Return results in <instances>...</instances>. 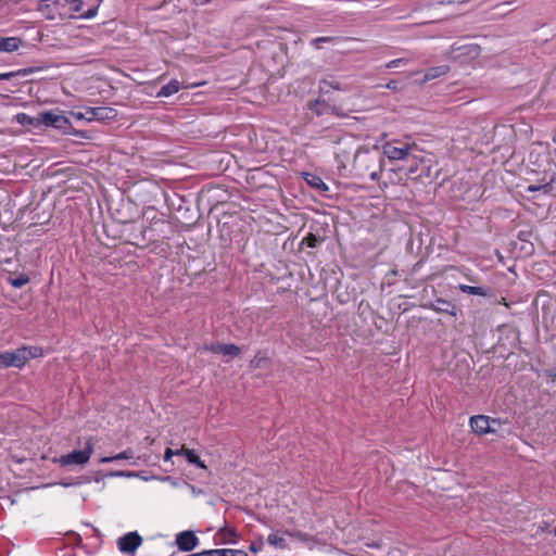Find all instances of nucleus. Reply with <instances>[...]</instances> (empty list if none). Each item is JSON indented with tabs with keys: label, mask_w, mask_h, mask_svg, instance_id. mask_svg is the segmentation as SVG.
I'll use <instances>...</instances> for the list:
<instances>
[{
	"label": "nucleus",
	"mask_w": 556,
	"mask_h": 556,
	"mask_svg": "<svg viewBox=\"0 0 556 556\" xmlns=\"http://www.w3.org/2000/svg\"><path fill=\"white\" fill-rule=\"evenodd\" d=\"M383 156L377 152H371L366 148H358L354 155L353 167L358 175H368L375 181L383 170Z\"/></svg>",
	"instance_id": "f257e3e1"
},
{
	"label": "nucleus",
	"mask_w": 556,
	"mask_h": 556,
	"mask_svg": "<svg viewBox=\"0 0 556 556\" xmlns=\"http://www.w3.org/2000/svg\"><path fill=\"white\" fill-rule=\"evenodd\" d=\"M416 143L402 142L400 140L388 141L382 146V154L389 159V161H405L412 152L416 150Z\"/></svg>",
	"instance_id": "f03ea898"
},
{
	"label": "nucleus",
	"mask_w": 556,
	"mask_h": 556,
	"mask_svg": "<svg viewBox=\"0 0 556 556\" xmlns=\"http://www.w3.org/2000/svg\"><path fill=\"white\" fill-rule=\"evenodd\" d=\"M93 450V442L90 438L86 441L83 450H75L68 454L62 455L59 458H55L54 462L60 464L62 467L85 465L89 462Z\"/></svg>",
	"instance_id": "7ed1b4c3"
},
{
	"label": "nucleus",
	"mask_w": 556,
	"mask_h": 556,
	"mask_svg": "<svg viewBox=\"0 0 556 556\" xmlns=\"http://www.w3.org/2000/svg\"><path fill=\"white\" fill-rule=\"evenodd\" d=\"M43 125L66 132L71 127L70 119L60 111H45L36 115V126Z\"/></svg>",
	"instance_id": "20e7f679"
},
{
	"label": "nucleus",
	"mask_w": 556,
	"mask_h": 556,
	"mask_svg": "<svg viewBox=\"0 0 556 556\" xmlns=\"http://www.w3.org/2000/svg\"><path fill=\"white\" fill-rule=\"evenodd\" d=\"M142 543V538L138 532H128L117 540L118 549L124 554L134 555Z\"/></svg>",
	"instance_id": "39448f33"
},
{
	"label": "nucleus",
	"mask_w": 556,
	"mask_h": 556,
	"mask_svg": "<svg viewBox=\"0 0 556 556\" xmlns=\"http://www.w3.org/2000/svg\"><path fill=\"white\" fill-rule=\"evenodd\" d=\"M175 543L179 551L191 552L198 547L200 540L193 531L185 530L176 534Z\"/></svg>",
	"instance_id": "423d86ee"
},
{
	"label": "nucleus",
	"mask_w": 556,
	"mask_h": 556,
	"mask_svg": "<svg viewBox=\"0 0 556 556\" xmlns=\"http://www.w3.org/2000/svg\"><path fill=\"white\" fill-rule=\"evenodd\" d=\"M497 424L495 419L488 416L477 415L470 418V427L479 435L495 432L493 425Z\"/></svg>",
	"instance_id": "0eeeda50"
},
{
	"label": "nucleus",
	"mask_w": 556,
	"mask_h": 556,
	"mask_svg": "<svg viewBox=\"0 0 556 556\" xmlns=\"http://www.w3.org/2000/svg\"><path fill=\"white\" fill-rule=\"evenodd\" d=\"M204 349L211 351L214 354H223L226 356H238L241 352L238 345L231 343H215L211 344L210 346H205Z\"/></svg>",
	"instance_id": "6e6552de"
},
{
	"label": "nucleus",
	"mask_w": 556,
	"mask_h": 556,
	"mask_svg": "<svg viewBox=\"0 0 556 556\" xmlns=\"http://www.w3.org/2000/svg\"><path fill=\"white\" fill-rule=\"evenodd\" d=\"M430 308L437 313H445L454 317L458 312L455 304L444 299H437L433 303H431Z\"/></svg>",
	"instance_id": "1a4fd4ad"
},
{
	"label": "nucleus",
	"mask_w": 556,
	"mask_h": 556,
	"mask_svg": "<svg viewBox=\"0 0 556 556\" xmlns=\"http://www.w3.org/2000/svg\"><path fill=\"white\" fill-rule=\"evenodd\" d=\"M308 109L315 113L317 116H320V115H324V114H327L329 112L331 113H334L337 115H339L337 112H336V108L334 106H331L329 105L328 103H326L324 100H315L313 102H309L308 103Z\"/></svg>",
	"instance_id": "9d476101"
},
{
	"label": "nucleus",
	"mask_w": 556,
	"mask_h": 556,
	"mask_svg": "<svg viewBox=\"0 0 556 556\" xmlns=\"http://www.w3.org/2000/svg\"><path fill=\"white\" fill-rule=\"evenodd\" d=\"M22 46V39L18 37L0 38V52H13Z\"/></svg>",
	"instance_id": "9b49d317"
},
{
	"label": "nucleus",
	"mask_w": 556,
	"mask_h": 556,
	"mask_svg": "<svg viewBox=\"0 0 556 556\" xmlns=\"http://www.w3.org/2000/svg\"><path fill=\"white\" fill-rule=\"evenodd\" d=\"M29 351H26V346L11 351V359L13 367H22L28 361Z\"/></svg>",
	"instance_id": "f8f14e48"
},
{
	"label": "nucleus",
	"mask_w": 556,
	"mask_h": 556,
	"mask_svg": "<svg viewBox=\"0 0 556 556\" xmlns=\"http://www.w3.org/2000/svg\"><path fill=\"white\" fill-rule=\"evenodd\" d=\"M180 90V83L177 79H172L168 84L164 85L157 92V97H170Z\"/></svg>",
	"instance_id": "ddd939ff"
},
{
	"label": "nucleus",
	"mask_w": 556,
	"mask_h": 556,
	"mask_svg": "<svg viewBox=\"0 0 556 556\" xmlns=\"http://www.w3.org/2000/svg\"><path fill=\"white\" fill-rule=\"evenodd\" d=\"M448 72H450V67L447 65H439V66L430 67L425 73L424 80L428 81V80L441 77V76L447 74Z\"/></svg>",
	"instance_id": "4468645a"
},
{
	"label": "nucleus",
	"mask_w": 556,
	"mask_h": 556,
	"mask_svg": "<svg viewBox=\"0 0 556 556\" xmlns=\"http://www.w3.org/2000/svg\"><path fill=\"white\" fill-rule=\"evenodd\" d=\"M319 89L321 92H329L332 90H345L342 84L333 78H324L319 81Z\"/></svg>",
	"instance_id": "2eb2a0df"
},
{
	"label": "nucleus",
	"mask_w": 556,
	"mask_h": 556,
	"mask_svg": "<svg viewBox=\"0 0 556 556\" xmlns=\"http://www.w3.org/2000/svg\"><path fill=\"white\" fill-rule=\"evenodd\" d=\"M117 115L115 109L106 108V106H97L96 108V121H108L113 119Z\"/></svg>",
	"instance_id": "dca6fc26"
},
{
	"label": "nucleus",
	"mask_w": 556,
	"mask_h": 556,
	"mask_svg": "<svg viewBox=\"0 0 556 556\" xmlns=\"http://www.w3.org/2000/svg\"><path fill=\"white\" fill-rule=\"evenodd\" d=\"M305 180L306 182L312 186L313 188L319 190V191H327L328 190V187L327 185L324 182V180L314 175V174H309V173H306L305 174Z\"/></svg>",
	"instance_id": "f3484780"
},
{
	"label": "nucleus",
	"mask_w": 556,
	"mask_h": 556,
	"mask_svg": "<svg viewBox=\"0 0 556 556\" xmlns=\"http://www.w3.org/2000/svg\"><path fill=\"white\" fill-rule=\"evenodd\" d=\"M555 180L552 178L548 182L544 185H530L527 190L529 192L542 191L543 193H556V188L554 186Z\"/></svg>",
	"instance_id": "a211bd4d"
},
{
	"label": "nucleus",
	"mask_w": 556,
	"mask_h": 556,
	"mask_svg": "<svg viewBox=\"0 0 556 556\" xmlns=\"http://www.w3.org/2000/svg\"><path fill=\"white\" fill-rule=\"evenodd\" d=\"M458 289L464 293L479 295V296H486V295H489V291H490L489 289L483 288V287H473V286H468V285H459Z\"/></svg>",
	"instance_id": "6ab92c4d"
},
{
	"label": "nucleus",
	"mask_w": 556,
	"mask_h": 556,
	"mask_svg": "<svg viewBox=\"0 0 556 556\" xmlns=\"http://www.w3.org/2000/svg\"><path fill=\"white\" fill-rule=\"evenodd\" d=\"M286 534H288L289 536L294 538L305 544L315 542V539L312 535H309L308 533L302 532V531H286Z\"/></svg>",
	"instance_id": "aec40b11"
},
{
	"label": "nucleus",
	"mask_w": 556,
	"mask_h": 556,
	"mask_svg": "<svg viewBox=\"0 0 556 556\" xmlns=\"http://www.w3.org/2000/svg\"><path fill=\"white\" fill-rule=\"evenodd\" d=\"M185 457L190 464H193L199 468L206 469V465L204 464V462H202L200 459V457L197 455V453L193 450L188 448Z\"/></svg>",
	"instance_id": "412c9836"
},
{
	"label": "nucleus",
	"mask_w": 556,
	"mask_h": 556,
	"mask_svg": "<svg viewBox=\"0 0 556 556\" xmlns=\"http://www.w3.org/2000/svg\"><path fill=\"white\" fill-rule=\"evenodd\" d=\"M131 457H132V452L130 450H126V451L118 453L114 456L101 458V463L105 464V463H111V462L119 460V459H129Z\"/></svg>",
	"instance_id": "4be33fe9"
},
{
	"label": "nucleus",
	"mask_w": 556,
	"mask_h": 556,
	"mask_svg": "<svg viewBox=\"0 0 556 556\" xmlns=\"http://www.w3.org/2000/svg\"><path fill=\"white\" fill-rule=\"evenodd\" d=\"M267 542L274 547L285 548L287 546L285 539L277 533H270L267 538Z\"/></svg>",
	"instance_id": "5701e85b"
},
{
	"label": "nucleus",
	"mask_w": 556,
	"mask_h": 556,
	"mask_svg": "<svg viewBox=\"0 0 556 556\" xmlns=\"http://www.w3.org/2000/svg\"><path fill=\"white\" fill-rule=\"evenodd\" d=\"M30 73H33L31 68H24V70H20L16 72L0 73V80H9L14 76H17V75L26 76Z\"/></svg>",
	"instance_id": "b1692460"
},
{
	"label": "nucleus",
	"mask_w": 556,
	"mask_h": 556,
	"mask_svg": "<svg viewBox=\"0 0 556 556\" xmlns=\"http://www.w3.org/2000/svg\"><path fill=\"white\" fill-rule=\"evenodd\" d=\"M153 232L154 230L151 227L142 226L140 230V236L143 241L154 242L157 240V236H155Z\"/></svg>",
	"instance_id": "393cba45"
},
{
	"label": "nucleus",
	"mask_w": 556,
	"mask_h": 556,
	"mask_svg": "<svg viewBox=\"0 0 556 556\" xmlns=\"http://www.w3.org/2000/svg\"><path fill=\"white\" fill-rule=\"evenodd\" d=\"M52 4L50 0H41L39 2V10L46 14L48 20H54V14L52 13Z\"/></svg>",
	"instance_id": "a878e982"
},
{
	"label": "nucleus",
	"mask_w": 556,
	"mask_h": 556,
	"mask_svg": "<svg viewBox=\"0 0 556 556\" xmlns=\"http://www.w3.org/2000/svg\"><path fill=\"white\" fill-rule=\"evenodd\" d=\"M10 285L14 288H22L24 287L26 283H28L29 281V278L27 275L25 274H21L18 275L17 277L15 278H10Z\"/></svg>",
	"instance_id": "bb28decb"
},
{
	"label": "nucleus",
	"mask_w": 556,
	"mask_h": 556,
	"mask_svg": "<svg viewBox=\"0 0 556 556\" xmlns=\"http://www.w3.org/2000/svg\"><path fill=\"white\" fill-rule=\"evenodd\" d=\"M218 556H248L243 549H217Z\"/></svg>",
	"instance_id": "cd10ccee"
},
{
	"label": "nucleus",
	"mask_w": 556,
	"mask_h": 556,
	"mask_svg": "<svg viewBox=\"0 0 556 556\" xmlns=\"http://www.w3.org/2000/svg\"><path fill=\"white\" fill-rule=\"evenodd\" d=\"M302 244H305L309 248H316L319 244V239L314 233H308L303 238Z\"/></svg>",
	"instance_id": "c85d7f7f"
},
{
	"label": "nucleus",
	"mask_w": 556,
	"mask_h": 556,
	"mask_svg": "<svg viewBox=\"0 0 556 556\" xmlns=\"http://www.w3.org/2000/svg\"><path fill=\"white\" fill-rule=\"evenodd\" d=\"M16 119L21 124H27V125L36 126V116L35 117H30L29 115H27L25 113H18L16 115Z\"/></svg>",
	"instance_id": "c756f323"
},
{
	"label": "nucleus",
	"mask_w": 556,
	"mask_h": 556,
	"mask_svg": "<svg viewBox=\"0 0 556 556\" xmlns=\"http://www.w3.org/2000/svg\"><path fill=\"white\" fill-rule=\"evenodd\" d=\"M11 351L0 352V368L1 367H11Z\"/></svg>",
	"instance_id": "7c9ffc66"
},
{
	"label": "nucleus",
	"mask_w": 556,
	"mask_h": 556,
	"mask_svg": "<svg viewBox=\"0 0 556 556\" xmlns=\"http://www.w3.org/2000/svg\"><path fill=\"white\" fill-rule=\"evenodd\" d=\"M337 40L336 37L325 36V37H317L314 38L311 43L315 46L317 49H319V43H326V42H334Z\"/></svg>",
	"instance_id": "2f4dec72"
},
{
	"label": "nucleus",
	"mask_w": 556,
	"mask_h": 556,
	"mask_svg": "<svg viewBox=\"0 0 556 556\" xmlns=\"http://www.w3.org/2000/svg\"><path fill=\"white\" fill-rule=\"evenodd\" d=\"M267 358L263 356L261 353H257L254 358L251 361L250 366L252 368H260L263 366V363L266 362Z\"/></svg>",
	"instance_id": "473e14b6"
},
{
	"label": "nucleus",
	"mask_w": 556,
	"mask_h": 556,
	"mask_svg": "<svg viewBox=\"0 0 556 556\" xmlns=\"http://www.w3.org/2000/svg\"><path fill=\"white\" fill-rule=\"evenodd\" d=\"M409 61H410V59H405V58L395 59V60L388 62L386 64V68H394V67L400 66L401 64H407V63H409Z\"/></svg>",
	"instance_id": "72a5a7b5"
},
{
	"label": "nucleus",
	"mask_w": 556,
	"mask_h": 556,
	"mask_svg": "<svg viewBox=\"0 0 556 556\" xmlns=\"http://www.w3.org/2000/svg\"><path fill=\"white\" fill-rule=\"evenodd\" d=\"M85 116L87 122L96 121V108H86Z\"/></svg>",
	"instance_id": "f704fd0d"
},
{
	"label": "nucleus",
	"mask_w": 556,
	"mask_h": 556,
	"mask_svg": "<svg viewBox=\"0 0 556 556\" xmlns=\"http://www.w3.org/2000/svg\"><path fill=\"white\" fill-rule=\"evenodd\" d=\"M26 351H29L28 359L35 358L41 355V350L36 346H26Z\"/></svg>",
	"instance_id": "c9c22d12"
},
{
	"label": "nucleus",
	"mask_w": 556,
	"mask_h": 556,
	"mask_svg": "<svg viewBox=\"0 0 556 556\" xmlns=\"http://www.w3.org/2000/svg\"><path fill=\"white\" fill-rule=\"evenodd\" d=\"M174 455H175V451L167 447L164 453V462H169Z\"/></svg>",
	"instance_id": "e433bc0d"
},
{
	"label": "nucleus",
	"mask_w": 556,
	"mask_h": 556,
	"mask_svg": "<svg viewBox=\"0 0 556 556\" xmlns=\"http://www.w3.org/2000/svg\"><path fill=\"white\" fill-rule=\"evenodd\" d=\"M262 545H263V542H260L258 544H256V543H252V544L250 545V551H251V552H253V553H257V552H260V551H261Z\"/></svg>",
	"instance_id": "4c0bfd02"
},
{
	"label": "nucleus",
	"mask_w": 556,
	"mask_h": 556,
	"mask_svg": "<svg viewBox=\"0 0 556 556\" xmlns=\"http://www.w3.org/2000/svg\"><path fill=\"white\" fill-rule=\"evenodd\" d=\"M72 115L76 118V119H85L86 121V116H85V112H73Z\"/></svg>",
	"instance_id": "58836bf2"
},
{
	"label": "nucleus",
	"mask_w": 556,
	"mask_h": 556,
	"mask_svg": "<svg viewBox=\"0 0 556 556\" xmlns=\"http://www.w3.org/2000/svg\"><path fill=\"white\" fill-rule=\"evenodd\" d=\"M187 451H188V448L181 447V448L175 451V455H184V456H186V452Z\"/></svg>",
	"instance_id": "ea45409f"
},
{
	"label": "nucleus",
	"mask_w": 556,
	"mask_h": 556,
	"mask_svg": "<svg viewBox=\"0 0 556 556\" xmlns=\"http://www.w3.org/2000/svg\"><path fill=\"white\" fill-rule=\"evenodd\" d=\"M211 0H193V3L195 5H204L206 3H208Z\"/></svg>",
	"instance_id": "a19ab883"
},
{
	"label": "nucleus",
	"mask_w": 556,
	"mask_h": 556,
	"mask_svg": "<svg viewBox=\"0 0 556 556\" xmlns=\"http://www.w3.org/2000/svg\"><path fill=\"white\" fill-rule=\"evenodd\" d=\"M546 375L552 378H556V367L552 370H546Z\"/></svg>",
	"instance_id": "79ce46f5"
},
{
	"label": "nucleus",
	"mask_w": 556,
	"mask_h": 556,
	"mask_svg": "<svg viewBox=\"0 0 556 556\" xmlns=\"http://www.w3.org/2000/svg\"><path fill=\"white\" fill-rule=\"evenodd\" d=\"M416 172H417V165H412V166L409 167V169H408V173H409V174H414V173H416Z\"/></svg>",
	"instance_id": "37998d69"
},
{
	"label": "nucleus",
	"mask_w": 556,
	"mask_h": 556,
	"mask_svg": "<svg viewBox=\"0 0 556 556\" xmlns=\"http://www.w3.org/2000/svg\"><path fill=\"white\" fill-rule=\"evenodd\" d=\"M388 88H395V81H390L388 85H387Z\"/></svg>",
	"instance_id": "c03bdc74"
},
{
	"label": "nucleus",
	"mask_w": 556,
	"mask_h": 556,
	"mask_svg": "<svg viewBox=\"0 0 556 556\" xmlns=\"http://www.w3.org/2000/svg\"><path fill=\"white\" fill-rule=\"evenodd\" d=\"M226 534L235 535L233 531H230V530H225V535Z\"/></svg>",
	"instance_id": "a18cd8bd"
},
{
	"label": "nucleus",
	"mask_w": 556,
	"mask_h": 556,
	"mask_svg": "<svg viewBox=\"0 0 556 556\" xmlns=\"http://www.w3.org/2000/svg\"><path fill=\"white\" fill-rule=\"evenodd\" d=\"M155 224L164 225V222L160 219V220L155 222Z\"/></svg>",
	"instance_id": "49530a36"
},
{
	"label": "nucleus",
	"mask_w": 556,
	"mask_h": 556,
	"mask_svg": "<svg viewBox=\"0 0 556 556\" xmlns=\"http://www.w3.org/2000/svg\"><path fill=\"white\" fill-rule=\"evenodd\" d=\"M552 533L556 536V527L552 530Z\"/></svg>",
	"instance_id": "de8ad7c7"
}]
</instances>
